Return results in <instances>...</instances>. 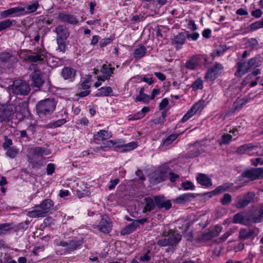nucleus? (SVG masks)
<instances>
[{"label":"nucleus","mask_w":263,"mask_h":263,"mask_svg":"<svg viewBox=\"0 0 263 263\" xmlns=\"http://www.w3.org/2000/svg\"><path fill=\"white\" fill-rule=\"evenodd\" d=\"M56 104L53 99H45L37 102L36 112L40 118H43L50 115L55 110Z\"/></svg>","instance_id":"obj_1"},{"label":"nucleus","mask_w":263,"mask_h":263,"mask_svg":"<svg viewBox=\"0 0 263 263\" xmlns=\"http://www.w3.org/2000/svg\"><path fill=\"white\" fill-rule=\"evenodd\" d=\"M162 236L164 237L157 241V245L160 247H176L181 239V235L175 232H169L167 234L164 233Z\"/></svg>","instance_id":"obj_2"},{"label":"nucleus","mask_w":263,"mask_h":263,"mask_svg":"<svg viewBox=\"0 0 263 263\" xmlns=\"http://www.w3.org/2000/svg\"><path fill=\"white\" fill-rule=\"evenodd\" d=\"M10 92L16 95H27L30 90L29 84L21 80H15L8 87Z\"/></svg>","instance_id":"obj_3"},{"label":"nucleus","mask_w":263,"mask_h":263,"mask_svg":"<svg viewBox=\"0 0 263 263\" xmlns=\"http://www.w3.org/2000/svg\"><path fill=\"white\" fill-rule=\"evenodd\" d=\"M223 69L224 68L222 64L219 63H215L206 72L204 78L205 81L206 82L214 81L222 73Z\"/></svg>","instance_id":"obj_4"},{"label":"nucleus","mask_w":263,"mask_h":263,"mask_svg":"<svg viewBox=\"0 0 263 263\" xmlns=\"http://www.w3.org/2000/svg\"><path fill=\"white\" fill-rule=\"evenodd\" d=\"M13 114V106L12 105L0 104V122L10 121Z\"/></svg>","instance_id":"obj_5"},{"label":"nucleus","mask_w":263,"mask_h":263,"mask_svg":"<svg viewBox=\"0 0 263 263\" xmlns=\"http://www.w3.org/2000/svg\"><path fill=\"white\" fill-rule=\"evenodd\" d=\"M258 146L254 145L253 143H247L239 146L236 150V153L239 154H242L247 153L251 156H261L262 154H259L257 151Z\"/></svg>","instance_id":"obj_6"},{"label":"nucleus","mask_w":263,"mask_h":263,"mask_svg":"<svg viewBox=\"0 0 263 263\" xmlns=\"http://www.w3.org/2000/svg\"><path fill=\"white\" fill-rule=\"evenodd\" d=\"M47 57L46 51L42 48H37L32 55L27 57V60L30 62L43 61Z\"/></svg>","instance_id":"obj_7"},{"label":"nucleus","mask_w":263,"mask_h":263,"mask_svg":"<svg viewBox=\"0 0 263 263\" xmlns=\"http://www.w3.org/2000/svg\"><path fill=\"white\" fill-rule=\"evenodd\" d=\"M100 232L105 234L109 233L111 229V223L106 216H103L98 224L94 227Z\"/></svg>","instance_id":"obj_8"},{"label":"nucleus","mask_w":263,"mask_h":263,"mask_svg":"<svg viewBox=\"0 0 263 263\" xmlns=\"http://www.w3.org/2000/svg\"><path fill=\"white\" fill-rule=\"evenodd\" d=\"M236 67L237 70L235 73V75L237 77L241 78L245 73L248 72L251 68L249 65L248 61H241L238 62L236 65Z\"/></svg>","instance_id":"obj_9"},{"label":"nucleus","mask_w":263,"mask_h":263,"mask_svg":"<svg viewBox=\"0 0 263 263\" xmlns=\"http://www.w3.org/2000/svg\"><path fill=\"white\" fill-rule=\"evenodd\" d=\"M204 151V146L203 145H201L199 143L196 142L192 146L190 150L186 154V157L190 158H195L198 156Z\"/></svg>","instance_id":"obj_10"},{"label":"nucleus","mask_w":263,"mask_h":263,"mask_svg":"<svg viewBox=\"0 0 263 263\" xmlns=\"http://www.w3.org/2000/svg\"><path fill=\"white\" fill-rule=\"evenodd\" d=\"M156 205L159 209L164 208L168 210L172 207V203L170 200H165L163 196H156L154 197Z\"/></svg>","instance_id":"obj_11"},{"label":"nucleus","mask_w":263,"mask_h":263,"mask_svg":"<svg viewBox=\"0 0 263 263\" xmlns=\"http://www.w3.org/2000/svg\"><path fill=\"white\" fill-rule=\"evenodd\" d=\"M32 83L33 87L40 88L44 83V81L41 77V73L40 70H34L31 74Z\"/></svg>","instance_id":"obj_12"},{"label":"nucleus","mask_w":263,"mask_h":263,"mask_svg":"<svg viewBox=\"0 0 263 263\" xmlns=\"http://www.w3.org/2000/svg\"><path fill=\"white\" fill-rule=\"evenodd\" d=\"M186 39L185 31L180 32L172 39V43L177 49H180L184 44Z\"/></svg>","instance_id":"obj_13"},{"label":"nucleus","mask_w":263,"mask_h":263,"mask_svg":"<svg viewBox=\"0 0 263 263\" xmlns=\"http://www.w3.org/2000/svg\"><path fill=\"white\" fill-rule=\"evenodd\" d=\"M0 60L3 63L8 64V66H12L17 62L16 57L7 52L0 54Z\"/></svg>","instance_id":"obj_14"},{"label":"nucleus","mask_w":263,"mask_h":263,"mask_svg":"<svg viewBox=\"0 0 263 263\" xmlns=\"http://www.w3.org/2000/svg\"><path fill=\"white\" fill-rule=\"evenodd\" d=\"M59 18L62 22L70 24H77L78 22V20L76 16L68 13H60L59 14Z\"/></svg>","instance_id":"obj_15"},{"label":"nucleus","mask_w":263,"mask_h":263,"mask_svg":"<svg viewBox=\"0 0 263 263\" xmlns=\"http://www.w3.org/2000/svg\"><path fill=\"white\" fill-rule=\"evenodd\" d=\"M27 215L31 218L44 217L46 216L39 205H35L32 210L27 212Z\"/></svg>","instance_id":"obj_16"},{"label":"nucleus","mask_w":263,"mask_h":263,"mask_svg":"<svg viewBox=\"0 0 263 263\" xmlns=\"http://www.w3.org/2000/svg\"><path fill=\"white\" fill-rule=\"evenodd\" d=\"M55 31L57 34V39L66 40L69 35L68 29L63 25H59L55 28Z\"/></svg>","instance_id":"obj_17"},{"label":"nucleus","mask_w":263,"mask_h":263,"mask_svg":"<svg viewBox=\"0 0 263 263\" xmlns=\"http://www.w3.org/2000/svg\"><path fill=\"white\" fill-rule=\"evenodd\" d=\"M76 70L69 67H65L62 70L61 76L65 80H72L76 76Z\"/></svg>","instance_id":"obj_18"},{"label":"nucleus","mask_w":263,"mask_h":263,"mask_svg":"<svg viewBox=\"0 0 263 263\" xmlns=\"http://www.w3.org/2000/svg\"><path fill=\"white\" fill-rule=\"evenodd\" d=\"M197 180L199 184L206 187H209L212 185L211 179L203 174H198L197 176Z\"/></svg>","instance_id":"obj_19"},{"label":"nucleus","mask_w":263,"mask_h":263,"mask_svg":"<svg viewBox=\"0 0 263 263\" xmlns=\"http://www.w3.org/2000/svg\"><path fill=\"white\" fill-rule=\"evenodd\" d=\"M111 137V134L105 130H100L95 133L93 135V139L95 140L103 141L109 139Z\"/></svg>","instance_id":"obj_20"},{"label":"nucleus","mask_w":263,"mask_h":263,"mask_svg":"<svg viewBox=\"0 0 263 263\" xmlns=\"http://www.w3.org/2000/svg\"><path fill=\"white\" fill-rule=\"evenodd\" d=\"M244 177L249 178L250 180H254L258 179L257 168H251L245 171L242 173Z\"/></svg>","instance_id":"obj_21"},{"label":"nucleus","mask_w":263,"mask_h":263,"mask_svg":"<svg viewBox=\"0 0 263 263\" xmlns=\"http://www.w3.org/2000/svg\"><path fill=\"white\" fill-rule=\"evenodd\" d=\"M195 197H196V194L194 193L183 194L176 198L175 202L177 204H179L188 202Z\"/></svg>","instance_id":"obj_22"},{"label":"nucleus","mask_w":263,"mask_h":263,"mask_svg":"<svg viewBox=\"0 0 263 263\" xmlns=\"http://www.w3.org/2000/svg\"><path fill=\"white\" fill-rule=\"evenodd\" d=\"M233 223H240L244 225H248L249 221L246 220V217L243 213H238L235 214L232 220Z\"/></svg>","instance_id":"obj_23"},{"label":"nucleus","mask_w":263,"mask_h":263,"mask_svg":"<svg viewBox=\"0 0 263 263\" xmlns=\"http://www.w3.org/2000/svg\"><path fill=\"white\" fill-rule=\"evenodd\" d=\"M114 70V68L110 67V65H104L101 70V71L103 74V76L102 77L101 80L102 81H105V80L109 79L111 74L113 73Z\"/></svg>","instance_id":"obj_24"},{"label":"nucleus","mask_w":263,"mask_h":263,"mask_svg":"<svg viewBox=\"0 0 263 263\" xmlns=\"http://www.w3.org/2000/svg\"><path fill=\"white\" fill-rule=\"evenodd\" d=\"M249 220L254 223L260 222L263 221V205L260 206L257 213L251 216Z\"/></svg>","instance_id":"obj_25"},{"label":"nucleus","mask_w":263,"mask_h":263,"mask_svg":"<svg viewBox=\"0 0 263 263\" xmlns=\"http://www.w3.org/2000/svg\"><path fill=\"white\" fill-rule=\"evenodd\" d=\"M138 226L137 222L133 221L121 230V234L122 235H126L131 233L136 229Z\"/></svg>","instance_id":"obj_26"},{"label":"nucleus","mask_w":263,"mask_h":263,"mask_svg":"<svg viewBox=\"0 0 263 263\" xmlns=\"http://www.w3.org/2000/svg\"><path fill=\"white\" fill-rule=\"evenodd\" d=\"M24 11V8H23L22 7L12 8H10L8 10H6L1 12V16L2 17L5 18V17L9 16L13 14L18 13V12H22Z\"/></svg>","instance_id":"obj_27"},{"label":"nucleus","mask_w":263,"mask_h":263,"mask_svg":"<svg viewBox=\"0 0 263 263\" xmlns=\"http://www.w3.org/2000/svg\"><path fill=\"white\" fill-rule=\"evenodd\" d=\"M45 213L47 214L49 212L51 208L53 206L54 202L50 199H46L39 204Z\"/></svg>","instance_id":"obj_28"},{"label":"nucleus","mask_w":263,"mask_h":263,"mask_svg":"<svg viewBox=\"0 0 263 263\" xmlns=\"http://www.w3.org/2000/svg\"><path fill=\"white\" fill-rule=\"evenodd\" d=\"M167 178V176L161 174L159 171H156L151 177V181L154 184H157L165 181Z\"/></svg>","instance_id":"obj_29"},{"label":"nucleus","mask_w":263,"mask_h":263,"mask_svg":"<svg viewBox=\"0 0 263 263\" xmlns=\"http://www.w3.org/2000/svg\"><path fill=\"white\" fill-rule=\"evenodd\" d=\"M46 149L42 147H34L30 148V154L34 157H42L44 155L47 154L45 153Z\"/></svg>","instance_id":"obj_30"},{"label":"nucleus","mask_w":263,"mask_h":263,"mask_svg":"<svg viewBox=\"0 0 263 263\" xmlns=\"http://www.w3.org/2000/svg\"><path fill=\"white\" fill-rule=\"evenodd\" d=\"M254 233V230L250 229H240L239 234V238L242 240L247 239L249 238L251 236H252Z\"/></svg>","instance_id":"obj_31"},{"label":"nucleus","mask_w":263,"mask_h":263,"mask_svg":"<svg viewBox=\"0 0 263 263\" xmlns=\"http://www.w3.org/2000/svg\"><path fill=\"white\" fill-rule=\"evenodd\" d=\"M99 92L96 95L97 97L110 96L112 95V89L109 86L102 87L98 89Z\"/></svg>","instance_id":"obj_32"},{"label":"nucleus","mask_w":263,"mask_h":263,"mask_svg":"<svg viewBox=\"0 0 263 263\" xmlns=\"http://www.w3.org/2000/svg\"><path fill=\"white\" fill-rule=\"evenodd\" d=\"M181 134H173L169 135L166 138L163 140L162 146L166 147L174 141Z\"/></svg>","instance_id":"obj_33"},{"label":"nucleus","mask_w":263,"mask_h":263,"mask_svg":"<svg viewBox=\"0 0 263 263\" xmlns=\"http://www.w3.org/2000/svg\"><path fill=\"white\" fill-rule=\"evenodd\" d=\"M145 205L144 208V212H151L155 209V204L154 200L152 198L145 199Z\"/></svg>","instance_id":"obj_34"},{"label":"nucleus","mask_w":263,"mask_h":263,"mask_svg":"<svg viewBox=\"0 0 263 263\" xmlns=\"http://www.w3.org/2000/svg\"><path fill=\"white\" fill-rule=\"evenodd\" d=\"M248 101V99L246 98L237 99L233 104V108L235 110H238L241 109Z\"/></svg>","instance_id":"obj_35"},{"label":"nucleus","mask_w":263,"mask_h":263,"mask_svg":"<svg viewBox=\"0 0 263 263\" xmlns=\"http://www.w3.org/2000/svg\"><path fill=\"white\" fill-rule=\"evenodd\" d=\"M146 49L143 46H141L135 50L134 53V57L137 59H139L144 56L146 53Z\"/></svg>","instance_id":"obj_36"},{"label":"nucleus","mask_w":263,"mask_h":263,"mask_svg":"<svg viewBox=\"0 0 263 263\" xmlns=\"http://www.w3.org/2000/svg\"><path fill=\"white\" fill-rule=\"evenodd\" d=\"M39 7L38 1H35L30 3L29 5L26 6L24 8V11L26 10V13H33L35 12Z\"/></svg>","instance_id":"obj_37"},{"label":"nucleus","mask_w":263,"mask_h":263,"mask_svg":"<svg viewBox=\"0 0 263 263\" xmlns=\"http://www.w3.org/2000/svg\"><path fill=\"white\" fill-rule=\"evenodd\" d=\"M236 203L234 206L238 209H242L247 206L249 203L243 197L238 196L237 197Z\"/></svg>","instance_id":"obj_38"},{"label":"nucleus","mask_w":263,"mask_h":263,"mask_svg":"<svg viewBox=\"0 0 263 263\" xmlns=\"http://www.w3.org/2000/svg\"><path fill=\"white\" fill-rule=\"evenodd\" d=\"M14 20L7 19L0 22V31L5 30L13 26L14 23Z\"/></svg>","instance_id":"obj_39"},{"label":"nucleus","mask_w":263,"mask_h":263,"mask_svg":"<svg viewBox=\"0 0 263 263\" xmlns=\"http://www.w3.org/2000/svg\"><path fill=\"white\" fill-rule=\"evenodd\" d=\"M203 80L201 78H199L197 79H196L191 85V87L194 90L202 89L203 88Z\"/></svg>","instance_id":"obj_40"},{"label":"nucleus","mask_w":263,"mask_h":263,"mask_svg":"<svg viewBox=\"0 0 263 263\" xmlns=\"http://www.w3.org/2000/svg\"><path fill=\"white\" fill-rule=\"evenodd\" d=\"M204 101L203 100H200L195 103L190 110H192V112L194 115L199 110H201L203 108Z\"/></svg>","instance_id":"obj_41"},{"label":"nucleus","mask_w":263,"mask_h":263,"mask_svg":"<svg viewBox=\"0 0 263 263\" xmlns=\"http://www.w3.org/2000/svg\"><path fill=\"white\" fill-rule=\"evenodd\" d=\"M260 58V55H258L248 60V61L249 62V65H250V68L259 66L261 63Z\"/></svg>","instance_id":"obj_42"},{"label":"nucleus","mask_w":263,"mask_h":263,"mask_svg":"<svg viewBox=\"0 0 263 263\" xmlns=\"http://www.w3.org/2000/svg\"><path fill=\"white\" fill-rule=\"evenodd\" d=\"M166 113L165 111H163L161 113V116L157 118L152 120V122L155 125L162 124L165 121V117Z\"/></svg>","instance_id":"obj_43"},{"label":"nucleus","mask_w":263,"mask_h":263,"mask_svg":"<svg viewBox=\"0 0 263 263\" xmlns=\"http://www.w3.org/2000/svg\"><path fill=\"white\" fill-rule=\"evenodd\" d=\"M66 122V120L64 119H59L55 122L49 123L46 125V126L48 128H55L58 127H60L61 125L65 124Z\"/></svg>","instance_id":"obj_44"},{"label":"nucleus","mask_w":263,"mask_h":263,"mask_svg":"<svg viewBox=\"0 0 263 263\" xmlns=\"http://www.w3.org/2000/svg\"><path fill=\"white\" fill-rule=\"evenodd\" d=\"M82 245L80 241L71 240L69 242L67 250L69 251H73Z\"/></svg>","instance_id":"obj_45"},{"label":"nucleus","mask_w":263,"mask_h":263,"mask_svg":"<svg viewBox=\"0 0 263 263\" xmlns=\"http://www.w3.org/2000/svg\"><path fill=\"white\" fill-rule=\"evenodd\" d=\"M232 140V136L229 134H224L221 136V141L219 142V144H228Z\"/></svg>","instance_id":"obj_46"},{"label":"nucleus","mask_w":263,"mask_h":263,"mask_svg":"<svg viewBox=\"0 0 263 263\" xmlns=\"http://www.w3.org/2000/svg\"><path fill=\"white\" fill-rule=\"evenodd\" d=\"M157 171H159L161 174L167 176V174L170 172L171 169L167 164H164L160 166Z\"/></svg>","instance_id":"obj_47"},{"label":"nucleus","mask_w":263,"mask_h":263,"mask_svg":"<svg viewBox=\"0 0 263 263\" xmlns=\"http://www.w3.org/2000/svg\"><path fill=\"white\" fill-rule=\"evenodd\" d=\"M222 227L220 226L216 225L212 230H210V232L213 238L218 236L222 231Z\"/></svg>","instance_id":"obj_48"},{"label":"nucleus","mask_w":263,"mask_h":263,"mask_svg":"<svg viewBox=\"0 0 263 263\" xmlns=\"http://www.w3.org/2000/svg\"><path fill=\"white\" fill-rule=\"evenodd\" d=\"M18 153V150L15 147L7 149L6 155L10 158H14Z\"/></svg>","instance_id":"obj_49"},{"label":"nucleus","mask_w":263,"mask_h":263,"mask_svg":"<svg viewBox=\"0 0 263 263\" xmlns=\"http://www.w3.org/2000/svg\"><path fill=\"white\" fill-rule=\"evenodd\" d=\"M231 201L232 196L228 193L224 194L223 197L220 199V202L223 205H229Z\"/></svg>","instance_id":"obj_50"},{"label":"nucleus","mask_w":263,"mask_h":263,"mask_svg":"<svg viewBox=\"0 0 263 263\" xmlns=\"http://www.w3.org/2000/svg\"><path fill=\"white\" fill-rule=\"evenodd\" d=\"M136 101L143 102L145 103H148L151 100L149 96L143 93L142 95H138L136 98Z\"/></svg>","instance_id":"obj_51"},{"label":"nucleus","mask_w":263,"mask_h":263,"mask_svg":"<svg viewBox=\"0 0 263 263\" xmlns=\"http://www.w3.org/2000/svg\"><path fill=\"white\" fill-rule=\"evenodd\" d=\"M249 27H250V30H251L252 31H254L258 29L262 28L263 27V19L251 24L250 25Z\"/></svg>","instance_id":"obj_52"},{"label":"nucleus","mask_w":263,"mask_h":263,"mask_svg":"<svg viewBox=\"0 0 263 263\" xmlns=\"http://www.w3.org/2000/svg\"><path fill=\"white\" fill-rule=\"evenodd\" d=\"M197 63L195 59L192 58L185 63V67L187 69L193 70L196 68Z\"/></svg>","instance_id":"obj_53"},{"label":"nucleus","mask_w":263,"mask_h":263,"mask_svg":"<svg viewBox=\"0 0 263 263\" xmlns=\"http://www.w3.org/2000/svg\"><path fill=\"white\" fill-rule=\"evenodd\" d=\"M229 189V186L227 185H221L217 187L215 190L211 192L213 195H216L218 194L221 193L224 191H226Z\"/></svg>","instance_id":"obj_54"},{"label":"nucleus","mask_w":263,"mask_h":263,"mask_svg":"<svg viewBox=\"0 0 263 263\" xmlns=\"http://www.w3.org/2000/svg\"><path fill=\"white\" fill-rule=\"evenodd\" d=\"M181 186L184 190H194L195 189L194 184L189 181L182 182Z\"/></svg>","instance_id":"obj_55"},{"label":"nucleus","mask_w":263,"mask_h":263,"mask_svg":"<svg viewBox=\"0 0 263 263\" xmlns=\"http://www.w3.org/2000/svg\"><path fill=\"white\" fill-rule=\"evenodd\" d=\"M255 194L253 192H249L245 194L243 197L249 204L254 201Z\"/></svg>","instance_id":"obj_56"},{"label":"nucleus","mask_w":263,"mask_h":263,"mask_svg":"<svg viewBox=\"0 0 263 263\" xmlns=\"http://www.w3.org/2000/svg\"><path fill=\"white\" fill-rule=\"evenodd\" d=\"M138 145L137 142H132L127 144H125L124 145V148H125L124 151L126 152L130 151L134 149L137 147Z\"/></svg>","instance_id":"obj_57"},{"label":"nucleus","mask_w":263,"mask_h":263,"mask_svg":"<svg viewBox=\"0 0 263 263\" xmlns=\"http://www.w3.org/2000/svg\"><path fill=\"white\" fill-rule=\"evenodd\" d=\"M65 40L57 39V44L58 45V49L62 52H64L66 49V44L64 42Z\"/></svg>","instance_id":"obj_58"},{"label":"nucleus","mask_w":263,"mask_h":263,"mask_svg":"<svg viewBox=\"0 0 263 263\" xmlns=\"http://www.w3.org/2000/svg\"><path fill=\"white\" fill-rule=\"evenodd\" d=\"M186 38L191 39L193 41H196L199 37V34L197 32H194L190 34L189 31H185Z\"/></svg>","instance_id":"obj_59"},{"label":"nucleus","mask_w":263,"mask_h":263,"mask_svg":"<svg viewBox=\"0 0 263 263\" xmlns=\"http://www.w3.org/2000/svg\"><path fill=\"white\" fill-rule=\"evenodd\" d=\"M89 82V80H84L80 85L79 87L78 88L79 90H89L88 89L90 88L89 85H88V83Z\"/></svg>","instance_id":"obj_60"},{"label":"nucleus","mask_w":263,"mask_h":263,"mask_svg":"<svg viewBox=\"0 0 263 263\" xmlns=\"http://www.w3.org/2000/svg\"><path fill=\"white\" fill-rule=\"evenodd\" d=\"M12 145V141L11 139L5 137V142L3 144V147L5 149H7Z\"/></svg>","instance_id":"obj_61"},{"label":"nucleus","mask_w":263,"mask_h":263,"mask_svg":"<svg viewBox=\"0 0 263 263\" xmlns=\"http://www.w3.org/2000/svg\"><path fill=\"white\" fill-rule=\"evenodd\" d=\"M150 251H147L143 255L140 257L139 260L142 262L148 261L151 259V256L149 255Z\"/></svg>","instance_id":"obj_62"},{"label":"nucleus","mask_w":263,"mask_h":263,"mask_svg":"<svg viewBox=\"0 0 263 263\" xmlns=\"http://www.w3.org/2000/svg\"><path fill=\"white\" fill-rule=\"evenodd\" d=\"M194 115V114L192 112V110L189 109L188 111L183 116L181 119V122L182 123L186 122L188 119H189Z\"/></svg>","instance_id":"obj_63"},{"label":"nucleus","mask_w":263,"mask_h":263,"mask_svg":"<svg viewBox=\"0 0 263 263\" xmlns=\"http://www.w3.org/2000/svg\"><path fill=\"white\" fill-rule=\"evenodd\" d=\"M194 115V114L192 112V110L189 109L188 111L183 116L181 119V122L182 123L186 122L188 119H189Z\"/></svg>","instance_id":"obj_64"}]
</instances>
